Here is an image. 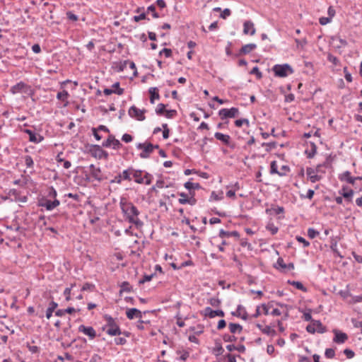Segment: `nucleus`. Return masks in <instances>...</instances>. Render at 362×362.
<instances>
[{"label": "nucleus", "mask_w": 362, "mask_h": 362, "mask_svg": "<svg viewBox=\"0 0 362 362\" xmlns=\"http://www.w3.org/2000/svg\"><path fill=\"white\" fill-rule=\"evenodd\" d=\"M71 288H66L64 291V295L66 296V301H69L71 300Z\"/></svg>", "instance_id": "0e129e2a"}, {"label": "nucleus", "mask_w": 362, "mask_h": 362, "mask_svg": "<svg viewBox=\"0 0 362 362\" xmlns=\"http://www.w3.org/2000/svg\"><path fill=\"white\" fill-rule=\"evenodd\" d=\"M37 201L38 206L44 207L47 211H52L60 204V202L58 199L51 201L47 199L45 195H42V193H40L37 196Z\"/></svg>", "instance_id": "39448f33"}, {"label": "nucleus", "mask_w": 362, "mask_h": 362, "mask_svg": "<svg viewBox=\"0 0 362 362\" xmlns=\"http://www.w3.org/2000/svg\"><path fill=\"white\" fill-rule=\"evenodd\" d=\"M331 21V18L329 17H321L319 19V22L322 25H327V23H330Z\"/></svg>", "instance_id": "13d9d810"}, {"label": "nucleus", "mask_w": 362, "mask_h": 362, "mask_svg": "<svg viewBox=\"0 0 362 362\" xmlns=\"http://www.w3.org/2000/svg\"><path fill=\"white\" fill-rule=\"evenodd\" d=\"M131 291V286L127 281H124L121 285V291L129 292Z\"/></svg>", "instance_id": "49530a36"}, {"label": "nucleus", "mask_w": 362, "mask_h": 362, "mask_svg": "<svg viewBox=\"0 0 362 362\" xmlns=\"http://www.w3.org/2000/svg\"><path fill=\"white\" fill-rule=\"evenodd\" d=\"M290 171V168L287 165H282L280 170H278V165L276 161L274 160L271 163L270 173L272 174H278L280 176L286 175Z\"/></svg>", "instance_id": "f8f14e48"}, {"label": "nucleus", "mask_w": 362, "mask_h": 362, "mask_svg": "<svg viewBox=\"0 0 362 362\" xmlns=\"http://www.w3.org/2000/svg\"><path fill=\"white\" fill-rule=\"evenodd\" d=\"M103 93L105 95H110L112 93L117 94L119 95H121L124 93V89L123 88H119L117 90H112L110 88H105L103 90Z\"/></svg>", "instance_id": "c85d7f7f"}, {"label": "nucleus", "mask_w": 362, "mask_h": 362, "mask_svg": "<svg viewBox=\"0 0 362 362\" xmlns=\"http://www.w3.org/2000/svg\"><path fill=\"white\" fill-rule=\"evenodd\" d=\"M126 315L128 319L132 320L134 317L141 319L142 317L141 312L136 308H129L126 311Z\"/></svg>", "instance_id": "dca6fc26"}, {"label": "nucleus", "mask_w": 362, "mask_h": 362, "mask_svg": "<svg viewBox=\"0 0 362 362\" xmlns=\"http://www.w3.org/2000/svg\"><path fill=\"white\" fill-rule=\"evenodd\" d=\"M306 173L311 181L320 180L325 179V175L327 173H330V169L328 165L323 164L317 165L315 168H308Z\"/></svg>", "instance_id": "7ed1b4c3"}, {"label": "nucleus", "mask_w": 362, "mask_h": 362, "mask_svg": "<svg viewBox=\"0 0 362 362\" xmlns=\"http://www.w3.org/2000/svg\"><path fill=\"white\" fill-rule=\"evenodd\" d=\"M231 11L229 8H225L223 12L221 13L220 17L226 19L227 17L230 16Z\"/></svg>", "instance_id": "052dcab7"}, {"label": "nucleus", "mask_w": 362, "mask_h": 362, "mask_svg": "<svg viewBox=\"0 0 362 362\" xmlns=\"http://www.w3.org/2000/svg\"><path fill=\"white\" fill-rule=\"evenodd\" d=\"M57 306H58V304L57 303H55L54 301H51L49 303V307L47 308V309L46 310V317L47 319H49L52 317L53 312L57 308Z\"/></svg>", "instance_id": "a878e982"}, {"label": "nucleus", "mask_w": 362, "mask_h": 362, "mask_svg": "<svg viewBox=\"0 0 362 362\" xmlns=\"http://www.w3.org/2000/svg\"><path fill=\"white\" fill-rule=\"evenodd\" d=\"M215 138L217 140L221 141L224 144L227 146H230V136L228 134H223L221 132H216L214 134Z\"/></svg>", "instance_id": "4be33fe9"}, {"label": "nucleus", "mask_w": 362, "mask_h": 362, "mask_svg": "<svg viewBox=\"0 0 362 362\" xmlns=\"http://www.w3.org/2000/svg\"><path fill=\"white\" fill-rule=\"evenodd\" d=\"M119 204L124 216L129 223H134L137 227H140L143 225L142 221L138 218L139 211L133 204L122 197L120 199Z\"/></svg>", "instance_id": "f257e3e1"}, {"label": "nucleus", "mask_w": 362, "mask_h": 362, "mask_svg": "<svg viewBox=\"0 0 362 362\" xmlns=\"http://www.w3.org/2000/svg\"><path fill=\"white\" fill-rule=\"evenodd\" d=\"M306 330L309 333L314 334L315 332L319 333H324L326 331V329L320 321L312 320L311 323L307 326Z\"/></svg>", "instance_id": "1a4fd4ad"}, {"label": "nucleus", "mask_w": 362, "mask_h": 362, "mask_svg": "<svg viewBox=\"0 0 362 362\" xmlns=\"http://www.w3.org/2000/svg\"><path fill=\"white\" fill-rule=\"evenodd\" d=\"M102 149V147L99 145H91L89 152L93 157L101 159Z\"/></svg>", "instance_id": "aec40b11"}, {"label": "nucleus", "mask_w": 362, "mask_h": 362, "mask_svg": "<svg viewBox=\"0 0 362 362\" xmlns=\"http://www.w3.org/2000/svg\"><path fill=\"white\" fill-rule=\"evenodd\" d=\"M154 274H150V275H144V277L139 281V283L140 284H143L147 281H150L152 278L153 277Z\"/></svg>", "instance_id": "09e8293b"}, {"label": "nucleus", "mask_w": 362, "mask_h": 362, "mask_svg": "<svg viewBox=\"0 0 362 362\" xmlns=\"http://www.w3.org/2000/svg\"><path fill=\"white\" fill-rule=\"evenodd\" d=\"M296 240L298 242L302 243L304 247H307L310 245V243L307 241L304 238L301 236H296Z\"/></svg>", "instance_id": "3c124183"}, {"label": "nucleus", "mask_w": 362, "mask_h": 362, "mask_svg": "<svg viewBox=\"0 0 362 362\" xmlns=\"http://www.w3.org/2000/svg\"><path fill=\"white\" fill-rule=\"evenodd\" d=\"M146 111V110H139L136 106L132 105L129 108L128 113L131 117H136L139 121H144L146 119L144 115Z\"/></svg>", "instance_id": "9b49d317"}, {"label": "nucleus", "mask_w": 362, "mask_h": 362, "mask_svg": "<svg viewBox=\"0 0 362 362\" xmlns=\"http://www.w3.org/2000/svg\"><path fill=\"white\" fill-rule=\"evenodd\" d=\"M113 136H114V135H112V134H110V135H109V136H108V138L107 139V140L103 142L102 146H103V147H105V148H108V147H110V146H112V139H111V138H112Z\"/></svg>", "instance_id": "5fc2aeb1"}, {"label": "nucleus", "mask_w": 362, "mask_h": 362, "mask_svg": "<svg viewBox=\"0 0 362 362\" xmlns=\"http://www.w3.org/2000/svg\"><path fill=\"white\" fill-rule=\"evenodd\" d=\"M66 17H67V18L69 20H70L71 21H76L78 19V16H76V14H74L71 11H68L66 13Z\"/></svg>", "instance_id": "864d4df0"}, {"label": "nucleus", "mask_w": 362, "mask_h": 362, "mask_svg": "<svg viewBox=\"0 0 362 362\" xmlns=\"http://www.w3.org/2000/svg\"><path fill=\"white\" fill-rule=\"evenodd\" d=\"M223 351L224 350L220 344H217L214 348V352L216 355H221Z\"/></svg>", "instance_id": "bf43d9fd"}, {"label": "nucleus", "mask_w": 362, "mask_h": 362, "mask_svg": "<svg viewBox=\"0 0 362 362\" xmlns=\"http://www.w3.org/2000/svg\"><path fill=\"white\" fill-rule=\"evenodd\" d=\"M166 105L163 103H159L156 108V113L158 115H162L165 111Z\"/></svg>", "instance_id": "e433bc0d"}, {"label": "nucleus", "mask_w": 362, "mask_h": 362, "mask_svg": "<svg viewBox=\"0 0 362 362\" xmlns=\"http://www.w3.org/2000/svg\"><path fill=\"white\" fill-rule=\"evenodd\" d=\"M266 228L270 231L272 235L276 234L279 230L278 228L272 223H268Z\"/></svg>", "instance_id": "58836bf2"}, {"label": "nucleus", "mask_w": 362, "mask_h": 362, "mask_svg": "<svg viewBox=\"0 0 362 362\" xmlns=\"http://www.w3.org/2000/svg\"><path fill=\"white\" fill-rule=\"evenodd\" d=\"M250 74L255 75L258 79L262 78V74L257 66L253 67L252 69L250 71Z\"/></svg>", "instance_id": "a19ab883"}, {"label": "nucleus", "mask_w": 362, "mask_h": 362, "mask_svg": "<svg viewBox=\"0 0 362 362\" xmlns=\"http://www.w3.org/2000/svg\"><path fill=\"white\" fill-rule=\"evenodd\" d=\"M245 310L244 308L242 305H238L236 312H233L232 315L235 316L240 317L241 316L242 313Z\"/></svg>", "instance_id": "4d7b16f0"}, {"label": "nucleus", "mask_w": 362, "mask_h": 362, "mask_svg": "<svg viewBox=\"0 0 362 362\" xmlns=\"http://www.w3.org/2000/svg\"><path fill=\"white\" fill-rule=\"evenodd\" d=\"M272 211L275 214H283L284 212V209L282 206H276V207H273L271 209H266L267 214H272Z\"/></svg>", "instance_id": "c756f323"}, {"label": "nucleus", "mask_w": 362, "mask_h": 362, "mask_svg": "<svg viewBox=\"0 0 362 362\" xmlns=\"http://www.w3.org/2000/svg\"><path fill=\"white\" fill-rule=\"evenodd\" d=\"M185 187L188 192L178 193V195L180 197L178 200L179 203L181 204H188L191 206L195 205L197 200L194 198V189L200 188L199 182H185Z\"/></svg>", "instance_id": "f03ea898"}, {"label": "nucleus", "mask_w": 362, "mask_h": 362, "mask_svg": "<svg viewBox=\"0 0 362 362\" xmlns=\"http://www.w3.org/2000/svg\"><path fill=\"white\" fill-rule=\"evenodd\" d=\"M341 181H355L356 178L353 179L351 176V173L349 171H346L339 175Z\"/></svg>", "instance_id": "2f4dec72"}, {"label": "nucleus", "mask_w": 362, "mask_h": 362, "mask_svg": "<svg viewBox=\"0 0 362 362\" xmlns=\"http://www.w3.org/2000/svg\"><path fill=\"white\" fill-rule=\"evenodd\" d=\"M69 97L68 91L66 90H63L62 91L58 92L57 94V98L59 100L64 101Z\"/></svg>", "instance_id": "f704fd0d"}, {"label": "nucleus", "mask_w": 362, "mask_h": 362, "mask_svg": "<svg viewBox=\"0 0 362 362\" xmlns=\"http://www.w3.org/2000/svg\"><path fill=\"white\" fill-rule=\"evenodd\" d=\"M228 327L230 332L233 334L240 333L243 329V327L240 325L236 323H230L228 325Z\"/></svg>", "instance_id": "cd10ccee"}, {"label": "nucleus", "mask_w": 362, "mask_h": 362, "mask_svg": "<svg viewBox=\"0 0 362 362\" xmlns=\"http://www.w3.org/2000/svg\"><path fill=\"white\" fill-rule=\"evenodd\" d=\"M78 331L89 337L90 339H93L96 337V332L92 327H86L85 325H80Z\"/></svg>", "instance_id": "4468645a"}, {"label": "nucleus", "mask_w": 362, "mask_h": 362, "mask_svg": "<svg viewBox=\"0 0 362 362\" xmlns=\"http://www.w3.org/2000/svg\"><path fill=\"white\" fill-rule=\"evenodd\" d=\"M27 347L28 349V350L33 353V354H36V353H38L39 351H40V349L38 346H30L29 344L27 345Z\"/></svg>", "instance_id": "338daca9"}, {"label": "nucleus", "mask_w": 362, "mask_h": 362, "mask_svg": "<svg viewBox=\"0 0 362 362\" xmlns=\"http://www.w3.org/2000/svg\"><path fill=\"white\" fill-rule=\"evenodd\" d=\"M325 355L327 358H333L335 356V351L333 349H327Z\"/></svg>", "instance_id": "a18cd8bd"}, {"label": "nucleus", "mask_w": 362, "mask_h": 362, "mask_svg": "<svg viewBox=\"0 0 362 362\" xmlns=\"http://www.w3.org/2000/svg\"><path fill=\"white\" fill-rule=\"evenodd\" d=\"M24 161L27 168H33L34 162L30 156H25L24 158Z\"/></svg>", "instance_id": "79ce46f5"}, {"label": "nucleus", "mask_w": 362, "mask_h": 362, "mask_svg": "<svg viewBox=\"0 0 362 362\" xmlns=\"http://www.w3.org/2000/svg\"><path fill=\"white\" fill-rule=\"evenodd\" d=\"M327 60L329 62H330L331 63H332L335 66H337V65L339 64V59L337 57H335L333 54H329L327 55Z\"/></svg>", "instance_id": "ea45409f"}, {"label": "nucleus", "mask_w": 362, "mask_h": 362, "mask_svg": "<svg viewBox=\"0 0 362 362\" xmlns=\"http://www.w3.org/2000/svg\"><path fill=\"white\" fill-rule=\"evenodd\" d=\"M262 333L271 337H274L276 334V331L274 329H272L270 326L264 327V329H262Z\"/></svg>", "instance_id": "473e14b6"}, {"label": "nucleus", "mask_w": 362, "mask_h": 362, "mask_svg": "<svg viewBox=\"0 0 362 362\" xmlns=\"http://www.w3.org/2000/svg\"><path fill=\"white\" fill-rule=\"evenodd\" d=\"M239 110L237 107H231L230 109L223 108L218 112V115L221 119L226 118H233L238 116Z\"/></svg>", "instance_id": "9d476101"}, {"label": "nucleus", "mask_w": 362, "mask_h": 362, "mask_svg": "<svg viewBox=\"0 0 362 362\" xmlns=\"http://www.w3.org/2000/svg\"><path fill=\"white\" fill-rule=\"evenodd\" d=\"M230 236L239 237V233H238V232H237L235 230L229 232V231H225L223 229L220 230V231H219V237L220 238H223L225 237H230Z\"/></svg>", "instance_id": "bb28decb"}, {"label": "nucleus", "mask_w": 362, "mask_h": 362, "mask_svg": "<svg viewBox=\"0 0 362 362\" xmlns=\"http://www.w3.org/2000/svg\"><path fill=\"white\" fill-rule=\"evenodd\" d=\"M132 177L134 181H151L153 177L152 175L144 170L132 169Z\"/></svg>", "instance_id": "0eeeda50"}, {"label": "nucleus", "mask_w": 362, "mask_h": 362, "mask_svg": "<svg viewBox=\"0 0 362 362\" xmlns=\"http://www.w3.org/2000/svg\"><path fill=\"white\" fill-rule=\"evenodd\" d=\"M273 71L276 76L286 77L288 74L293 73V69L288 64H276L273 67Z\"/></svg>", "instance_id": "423d86ee"}, {"label": "nucleus", "mask_w": 362, "mask_h": 362, "mask_svg": "<svg viewBox=\"0 0 362 362\" xmlns=\"http://www.w3.org/2000/svg\"><path fill=\"white\" fill-rule=\"evenodd\" d=\"M22 132L27 134L29 136V141L34 144H39L44 140V137L42 136L36 134L31 129H22Z\"/></svg>", "instance_id": "ddd939ff"}, {"label": "nucleus", "mask_w": 362, "mask_h": 362, "mask_svg": "<svg viewBox=\"0 0 362 362\" xmlns=\"http://www.w3.org/2000/svg\"><path fill=\"white\" fill-rule=\"evenodd\" d=\"M40 193H42V195H45L47 199H57L56 197L57 193L55 189H54L53 187H49L45 191H44L43 192H41Z\"/></svg>", "instance_id": "393cba45"}, {"label": "nucleus", "mask_w": 362, "mask_h": 362, "mask_svg": "<svg viewBox=\"0 0 362 362\" xmlns=\"http://www.w3.org/2000/svg\"><path fill=\"white\" fill-rule=\"evenodd\" d=\"M288 284H290L291 285H293V286H295L296 288L300 290V291H306V288L305 287L303 286V284L300 282V281H288Z\"/></svg>", "instance_id": "c9c22d12"}, {"label": "nucleus", "mask_w": 362, "mask_h": 362, "mask_svg": "<svg viewBox=\"0 0 362 362\" xmlns=\"http://www.w3.org/2000/svg\"><path fill=\"white\" fill-rule=\"evenodd\" d=\"M353 324L355 327L360 329L362 334V321L353 320Z\"/></svg>", "instance_id": "774afa93"}, {"label": "nucleus", "mask_w": 362, "mask_h": 362, "mask_svg": "<svg viewBox=\"0 0 362 362\" xmlns=\"http://www.w3.org/2000/svg\"><path fill=\"white\" fill-rule=\"evenodd\" d=\"M257 47V45L255 43H250L243 45L239 51V53L236 54V57H238L241 54H247L255 49Z\"/></svg>", "instance_id": "f3484780"}, {"label": "nucleus", "mask_w": 362, "mask_h": 362, "mask_svg": "<svg viewBox=\"0 0 362 362\" xmlns=\"http://www.w3.org/2000/svg\"><path fill=\"white\" fill-rule=\"evenodd\" d=\"M132 139H133V137L130 134H123V136L122 137V140L123 141H124L125 143L131 142L132 141Z\"/></svg>", "instance_id": "69168bd1"}, {"label": "nucleus", "mask_w": 362, "mask_h": 362, "mask_svg": "<svg viewBox=\"0 0 362 362\" xmlns=\"http://www.w3.org/2000/svg\"><path fill=\"white\" fill-rule=\"evenodd\" d=\"M158 91L159 90L157 87H151L148 89V93L150 95V103L151 104H154L155 100H158L160 98Z\"/></svg>", "instance_id": "412c9836"}, {"label": "nucleus", "mask_w": 362, "mask_h": 362, "mask_svg": "<svg viewBox=\"0 0 362 362\" xmlns=\"http://www.w3.org/2000/svg\"><path fill=\"white\" fill-rule=\"evenodd\" d=\"M132 168H129L127 170H124L122 172V174L121 175H119V177L123 178L124 180H128L131 181L132 180Z\"/></svg>", "instance_id": "72a5a7b5"}, {"label": "nucleus", "mask_w": 362, "mask_h": 362, "mask_svg": "<svg viewBox=\"0 0 362 362\" xmlns=\"http://www.w3.org/2000/svg\"><path fill=\"white\" fill-rule=\"evenodd\" d=\"M9 196H13L16 200L20 201L21 202H26L28 198L26 196H21L19 192L15 189H11L8 192Z\"/></svg>", "instance_id": "5701e85b"}, {"label": "nucleus", "mask_w": 362, "mask_h": 362, "mask_svg": "<svg viewBox=\"0 0 362 362\" xmlns=\"http://www.w3.org/2000/svg\"><path fill=\"white\" fill-rule=\"evenodd\" d=\"M209 303L214 307H218L221 304V300L217 298H211Z\"/></svg>", "instance_id": "6e6d98bb"}, {"label": "nucleus", "mask_w": 362, "mask_h": 362, "mask_svg": "<svg viewBox=\"0 0 362 362\" xmlns=\"http://www.w3.org/2000/svg\"><path fill=\"white\" fill-rule=\"evenodd\" d=\"M29 86L25 84L24 82L23 81H21L18 83H16V85L13 86L11 88V92L13 93V94H16V93H20V92H26V90H25V88H28Z\"/></svg>", "instance_id": "a211bd4d"}, {"label": "nucleus", "mask_w": 362, "mask_h": 362, "mask_svg": "<svg viewBox=\"0 0 362 362\" xmlns=\"http://www.w3.org/2000/svg\"><path fill=\"white\" fill-rule=\"evenodd\" d=\"M344 354L348 358H352L355 356L354 352L349 349H344Z\"/></svg>", "instance_id": "680f3d73"}, {"label": "nucleus", "mask_w": 362, "mask_h": 362, "mask_svg": "<svg viewBox=\"0 0 362 362\" xmlns=\"http://www.w3.org/2000/svg\"><path fill=\"white\" fill-rule=\"evenodd\" d=\"M319 235V232L315 230L313 228H309L308 229V235L310 239L315 238L317 235Z\"/></svg>", "instance_id": "37998d69"}, {"label": "nucleus", "mask_w": 362, "mask_h": 362, "mask_svg": "<svg viewBox=\"0 0 362 362\" xmlns=\"http://www.w3.org/2000/svg\"><path fill=\"white\" fill-rule=\"evenodd\" d=\"M146 13H142L140 15L134 16V21L136 22H138L143 19H146Z\"/></svg>", "instance_id": "e2e57ef3"}, {"label": "nucleus", "mask_w": 362, "mask_h": 362, "mask_svg": "<svg viewBox=\"0 0 362 362\" xmlns=\"http://www.w3.org/2000/svg\"><path fill=\"white\" fill-rule=\"evenodd\" d=\"M104 319L106 322V325L103 329H107L106 332L107 334L110 336H117L122 334L119 327L113 317H112L110 315H105L104 316Z\"/></svg>", "instance_id": "20e7f679"}, {"label": "nucleus", "mask_w": 362, "mask_h": 362, "mask_svg": "<svg viewBox=\"0 0 362 362\" xmlns=\"http://www.w3.org/2000/svg\"><path fill=\"white\" fill-rule=\"evenodd\" d=\"M164 54L165 57H170L172 56V50L168 48H163L160 52L159 55Z\"/></svg>", "instance_id": "de8ad7c7"}, {"label": "nucleus", "mask_w": 362, "mask_h": 362, "mask_svg": "<svg viewBox=\"0 0 362 362\" xmlns=\"http://www.w3.org/2000/svg\"><path fill=\"white\" fill-rule=\"evenodd\" d=\"M224 192L223 190L213 191L211 194L209 201H220L223 199Z\"/></svg>", "instance_id": "b1692460"}, {"label": "nucleus", "mask_w": 362, "mask_h": 362, "mask_svg": "<svg viewBox=\"0 0 362 362\" xmlns=\"http://www.w3.org/2000/svg\"><path fill=\"white\" fill-rule=\"evenodd\" d=\"M149 12H151L152 13V16L153 18H158L160 17L159 14L156 11V6L155 5L152 4V5H150L148 8H147V11H146V13H149Z\"/></svg>", "instance_id": "4c0bfd02"}, {"label": "nucleus", "mask_w": 362, "mask_h": 362, "mask_svg": "<svg viewBox=\"0 0 362 362\" xmlns=\"http://www.w3.org/2000/svg\"><path fill=\"white\" fill-rule=\"evenodd\" d=\"M255 28L251 21H246L243 23V33L245 35H254L255 34Z\"/></svg>", "instance_id": "2eb2a0df"}, {"label": "nucleus", "mask_w": 362, "mask_h": 362, "mask_svg": "<svg viewBox=\"0 0 362 362\" xmlns=\"http://www.w3.org/2000/svg\"><path fill=\"white\" fill-rule=\"evenodd\" d=\"M216 316L223 317L224 316V312L223 310H212V313H211L210 318H214Z\"/></svg>", "instance_id": "603ef678"}, {"label": "nucleus", "mask_w": 362, "mask_h": 362, "mask_svg": "<svg viewBox=\"0 0 362 362\" xmlns=\"http://www.w3.org/2000/svg\"><path fill=\"white\" fill-rule=\"evenodd\" d=\"M164 113H165V117L167 118L170 119L174 117L177 115V111L175 110H165Z\"/></svg>", "instance_id": "8fccbe9b"}, {"label": "nucleus", "mask_w": 362, "mask_h": 362, "mask_svg": "<svg viewBox=\"0 0 362 362\" xmlns=\"http://www.w3.org/2000/svg\"><path fill=\"white\" fill-rule=\"evenodd\" d=\"M138 149L143 150L139 156L141 158H147L153 152V144L151 143H139L136 145Z\"/></svg>", "instance_id": "6e6552de"}, {"label": "nucleus", "mask_w": 362, "mask_h": 362, "mask_svg": "<svg viewBox=\"0 0 362 362\" xmlns=\"http://www.w3.org/2000/svg\"><path fill=\"white\" fill-rule=\"evenodd\" d=\"M342 191V197L345 198L348 202H350L354 195V191L352 189L346 190L345 188H343Z\"/></svg>", "instance_id": "7c9ffc66"}, {"label": "nucleus", "mask_w": 362, "mask_h": 362, "mask_svg": "<svg viewBox=\"0 0 362 362\" xmlns=\"http://www.w3.org/2000/svg\"><path fill=\"white\" fill-rule=\"evenodd\" d=\"M111 139L112 141V148L115 150L119 149L122 146V144L120 143V141L118 139H115V136H113Z\"/></svg>", "instance_id": "c03bdc74"}, {"label": "nucleus", "mask_w": 362, "mask_h": 362, "mask_svg": "<svg viewBox=\"0 0 362 362\" xmlns=\"http://www.w3.org/2000/svg\"><path fill=\"white\" fill-rule=\"evenodd\" d=\"M334 333L335 335L334 338V341L337 344H343L348 339V336L346 333L341 332L337 330H334Z\"/></svg>", "instance_id": "6ab92c4d"}]
</instances>
